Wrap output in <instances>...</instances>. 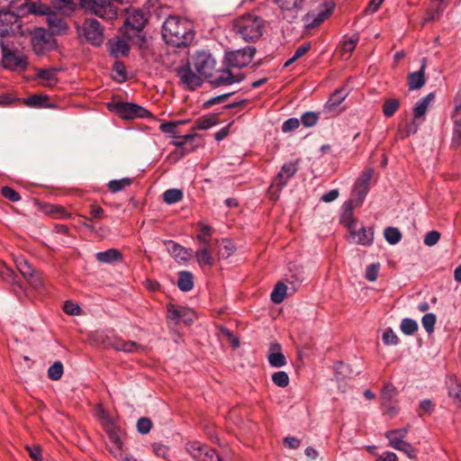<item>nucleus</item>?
<instances>
[{"label":"nucleus","mask_w":461,"mask_h":461,"mask_svg":"<svg viewBox=\"0 0 461 461\" xmlns=\"http://www.w3.org/2000/svg\"><path fill=\"white\" fill-rule=\"evenodd\" d=\"M162 36L169 45L185 46L193 38L192 25L187 20L169 16L163 23Z\"/></svg>","instance_id":"obj_1"},{"label":"nucleus","mask_w":461,"mask_h":461,"mask_svg":"<svg viewBox=\"0 0 461 461\" xmlns=\"http://www.w3.org/2000/svg\"><path fill=\"white\" fill-rule=\"evenodd\" d=\"M265 22L259 16L246 14L237 18L233 30L246 41H256L263 34Z\"/></svg>","instance_id":"obj_2"},{"label":"nucleus","mask_w":461,"mask_h":461,"mask_svg":"<svg viewBox=\"0 0 461 461\" xmlns=\"http://www.w3.org/2000/svg\"><path fill=\"white\" fill-rule=\"evenodd\" d=\"M148 22L146 13L140 9L128 8L124 14L123 25L120 32L123 37L131 40L142 31Z\"/></svg>","instance_id":"obj_3"},{"label":"nucleus","mask_w":461,"mask_h":461,"mask_svg":"<svg viewBox=\"0 0 461 461\" xmlns=\"http://www.w3.org/2000/svg\"><path fill=\"white\" fill-rule=\"evenodd\" d=\"M82 8L103 19L113 20L117 17V11L110 0H80Z\"/></svg>","instance_id":"obj_4"},{"label":"nucleus","mask_w":461,"mask_h":461,"mask_svg":"<svg viewBox=\"0 0 461 461\" xmlns=\"http://www.w3.org/2000/svg\"><path fill=\"white\" fill-rule=\"evenodd\" d=\"M79 35L91 45L99 47L104 40V27L97 20L87 18L81 26Z\"/></svg>","instance_id":"obj_5"},{"label":"nucleus","mask_w":461,"mask_h":461,"mask_svg":"<svg viewBox=\"0 0 461 461\" xmlns=\"http://www.w3.org/2000/svg\"><path fill=\"white\" fill-rule=\"evenodd\" d=\"M108 107L111 111H114L121 118L126 120L148 118L150 116V113L147 109L133 103H112L108 104Z\"/></svg>","instance_id":"obj_6"},{"label":"nucleus","mask_w":461,"mask_h":461,"mask_svg":"<svg viewBox=\"0 0 461 461\" xmlns=\"http://www.w3.org/2000/svg\"><path fill=\"white\" fill-rule=\"evenodd\" d=\"M256 52L253 47H247L225 54L224 64L229 68H243L249 65Z\"/></svg>","instance_id":"obj_7"},{"label":"nucleus","mask_w":461,"mask_h":461,"mask_svg":"<svg viewBox=\"0 0 461 461\" xmlns=\"http://www.w3.org/2000/svg\"><path fill=\"white\" fill-rule=\"evenodd\" d=\"M308 0H274L282 18L289 23L294 22L304 8Z\"/></svg>","instance_id":"obj_8"},{"label":"nucleus","mask_w":461,"mask_h":461,"mask_svg":"<svg viewBox=\"0 0 461 461\" xmlns=\"http://www.w3.org/2000/svg\"><path fill=\"white\" fill-rule=\"evenodd\" d=\"M1 52L3 66L5 68L10 70H24L27 68V58L23 54L14 51L5 45H2Z\"/></svg>","instance_id":"obj_9"},{"label":"nucleus","mask_w":461,"mask_h":461,"mask_svg":"<svg viewBox=\"0 0 461 461\" xmlns=\"http://www.w3.org/2000/svg\"><path fill=\"white\" fill-rule=\"evenodd\" d=\"M193 64L201 77L209 80L213 76L216 61L210 53L206 51L198 52L194 58Z\"/></svg>","instance_id":"obj_10"},{"label":"nucleus","mask_w":461,"mask_h":461,"mask_svg":"<svg viewBox=\"0 0 461 461\" xmlns=\"http://www.w3.org/2000/svg\"><path fill=\"white\" fill-rule=\"evenodd\" d=\"M186 450L196 461H221L214 449L198 441L187 443Z\"/></svg>","instance_id":"obj_11"},{"label":"nucleus","mask_w":461,"mask_h":461,"mask_svg":"<svg viewBox=\"0 0 461 461\" xmlns=\"http://www.w3.org/2000/svg\"><path fill=\"white\" fill-rule=\"evenodd\" d=\"M243 79L244 76L241 73L234 74L228 67L225 68H215L213 76L209 79V82L213 87H219L222 86H230L232 84L241 82Z\"/></svg>","instance_id":"obj_12"},{"label":"nucleus","mask_w":461,"mask_h":461,"mask_svg":"<svg viewBox=\"0 0 461 461\" xmlns=\"http://www.w3.org/2000/svg\"><path fill=\"white\" fill-rule=\"evenodd\" d=\"M176 75L181 83L188 90H194L203 84L202 77L194 73L189 63L176 68Z\"/></svg>","instance_id":"obj_13"},{"label":"nucleus","mask_w":461,"mask_h":461,"mask_svg":"<svg viewBox=\"0 0 461 461\" xmlns=\"http://www.w3.org/2000/svg\"><path fill=\"white\" fill-rule=\"evenodd\" d=\"M333 5L325 3L318 8L317 11L307 13L303 17V22L307 29H313L324 22L331 14Z\"/></svg>","instance_id":"obj_14"},{"label":"nucleus","mask_w":461,"mask_h":461,"mask_svg":"<svg viewBox=\"0 0 461 461\" xmlns=\"http://www.w3.org/2000/svg\"><path fill=\"white\" fill-rule=\"evenodd\" d=\"M455 104V109L451 116L453 122L451 147L457 149L461 146V91L457 93Z\"/></svg>","instance_id":"obj_15"},{"label":"nucleus","mask_w":461,"mask_h":461,"mask_svg":"<svg viewBox=\"0 0 461 461\" xmlns=\"http://www.w3.org/2000/svg\"><path fill=\"white\" fill-rule=\"evenodd\" d=\"M356 221L350 219L347 222L351 237L355 242L362 246H370L374 241V230L371 227H362L359 230H355Z\"/></svg>","instance_id":"obj_16"},{"label":"nucleus","mask_w":461,"mask_h":461,"mask_svg":"<svg viewBox=\"0 0 461 461\" xmlns=\"http://www.w3.org/2000/svg\"><path fill=\"white\" fill-rule=\"evenodd\" d=\"M297 170L298 167L294 162H288L283 165L281 170L273 180L270 189L276 188L277 191H281L286 185L288 180L295 175Z\"/></svg>","instance_id":"obj_17"},{"label":"nucleus","mask_w":461,"mask_h":461,"mask_svg":"<svg viewBox=\"0 0 461 461\" xmlns=\"http://www.w3.org/2000/svg\"><path fill=\"white\" fill-rule=\"evenodd\" d=\"M16 267L21 275L30 283L34 289H39L42 285L41 277L35 274L33 267L24 258L16 259Z\"/></svg>","instance_id":"obj_18"},{"label":"nucleus","mask_w":461,"mask_h":461,"mask_svg":"<svg viewBox=\"0 0 461 461\" xmlns=\"http://www.w3.org/2000/svg\"><path fill=\"white\" fill-rule=\"evenodd\" d=\"M374 176V169L367 168L360 175L354 185V193L357 196V205L361 204L369 190V184Z\"/></svg>","instance_id":"obj_19"},{"label":"nucleus","mask_w":461,"mask_h":461,"mask_svg":"<svg viewBox=\"0 0 461 461\" xmlns=\"http://www.w3.org/2000/svg\"><path fill=\"white\" fill-rule=\"evenodd\" d=\"M435 94L434 93H429L427 95L420 98L416 104L413 106L412 113L415 121H420L424 122L426 113L428 112V109L429 105L434 102L435 100Z\"/></svg>","instance_id":"obj_20"},{"label":"nucleus","mask_w":461,"mask_h":461,"mask_svg":"<svg viewBox=\"0 0 461 461\" xmlns=\"http://www.w3.org/2000/svg\"><path fill=\"white\" fill-rule=\"evenodd\" d=\"M108 51L115 59L127 56L130 52V46L126 40L113 38L107 42Z\"/></svg>","instance_id":"obj_21"},{"label":"nucleus","mask_w":461,"mask_h":461,"mask_svg":"<svg viewBox=\"0 0 461 461\" xmlns=\"http://www.w3.org/2000/svg\"><path fill=\"white\" fill-rule=\"evenodd\" d=\"M267 360L269 365L273 367H282L286 365V359L282 353V347L279 343H270Z\"/></svg>","instance_id":"obj_22"},{"label":"nucleus","mask_w":461,"mask_h":461,"mask_svg":"<svg viewBox=\"0 0 461 461\" xmlns=\"http://www.w3.org/2000/svg\"><path fill=\"white\" fill-rule=\"evenodd\" d=\"M426 59L422 63L419 71L412 72L408 77V87L410 90L420 89L426 83L425 77Z\"/></svg>","instance_id":"obj_23"},{"label":"nucleus","mask_w":461,"mask_h":461,"mask_svg":"<svg viewBox=\"0 0 461 461\" xmlns=\"http://www.w3.org/2000/svg\"><path fill=\"white\" fill-rule=\"evenodd\" d=\"M122 254L117 249H109L105 251H100L95 254L98 262L104 264H113L122 260Z\"/></svg>","instance_id":"obj_24"},{"label":"nucleus","mask_w":461,"mask_h":461,"mask_svg":"<svg viewBox=\"0 0 461 461\" xmlns=\"http://www.w3.org/2000/svg\"><path fill=\"white\" fill-rule=\"evenodd\" d=\"M0 276L3 280L6 281L14 286L15 293H17V288L23 291V286L18 280V276L15 275L13 269L9 268L5 264H0Z\"/></svg>","instance_id":"obj_25"},{"label":"nucleus","mask_w":461,"mask_h":461,"mask_svg":"<svg viewBox=\"0 0 461 461\" xmlns=\"http://www.w3.org/2000/svg\"><path fill=\"white\" fill-rule=\"evenodd\" d=\"M447 389L448 396L458 407H461V384L456 377H449L447 381Z\"/></svg>","instance_id":"obj_26"},{"label":"nucleus","mask_w":461,"mask_h":461,"mask_svg":"<svg viewBox=\"0 0 461 461\" xmlns=\"http://www.w3.org/2000/svg\"><path fill=\"white\" fill-rule=\"evenodd\" d=\"M408 433V428H402L398 429H392L385 433L386 438L389 440V445L396 448L399 445L403 444L405 441L403 438Z\"/></svg>","instance_id":"obj_27"},{"label":"nucleus","mask_w":461,"mask_h":461,"mask_svg":"<svg viewBox=\"0 0 461 461\" xmlns=\"http://www.w3.org/2000/svg\"><path fill=\"white\" fill-rule=\"evenodd\" d=\"M189 314V309L182 306H175L174 304L167 305V319L174 321L176 324L181 322L182 318Z\"/></svg>","instance_id":"obj_28"},{"label":"nucleus","mask_w":461,"mask_h":461,"mask_svg":"<svg viewBox=\"0 0 461 461\" xmlns=\"http://www.w3.org/2000/svg\"><path fill=\"white\" fill-rule=\"evenodd\" d=\"M48 24L54 34L65 33L68 30L66 22L56 15H50L47 18Z\"/></svg>","instance_id":"obj_29"},{"label":"nucleus","mask_w":461,"mask_h":461,"mask_svg":"<svg viewBox=\"0 0 461 461\" xmlns=\"http://www.w3.org/2000/svg\"><path fill=\"white\" fill-rule=\"evenodd\" d=\"M59 68H50L47 69H39L37 71L38 78L44 80L48 86H53L58 82L57 73Z\"/></svg>","instance_id":"obj_30"},{"label":"nucleus","mask_w":461,"mask_h":461,"mask_svg":"<svg viewBox=\"0 0 461 461\" xmlns=\"http://www.w3.org/2000/svg\"><path fill=\"white\" fill-rule=\"evenodd\" d=\"M178 288L183 292H189L194 287V277L191 272L181 271L177 281Z\"/></svg>","instance_id":"obj_31"},{"label":"nucleus","mask_w":461,"mask_h":461,"mask_svg":"<svg viewBox=\"0 0 461 461\" xmlns=\"http://www.w3.org/2000/svg\"><path fill=\"white\" fill-rule=\"evenodd\" d=\"M217 247L218 253L222 258H229L236 250L234 243L231 240L226 239L217 241Z\"/></svg>","instance_id":"obj_32"},{"label":"nucleus","mask_w":461,"mask_h":461,"mask_svg":"<svg viewBox=\"0 0 461 461\" xmlns=\"http://www.w3.org/2000/svg\"><path fill=\"white\" fill-rule=\"evenodd\" d=\"M195 257H196V260H197L198 264L201 267L212 266L213 264V258L206 246L198 249L195 252Z\"/></svg>","instance_id":"obj_33"},{"label":"nucleus","mask_w":461,"mask_h":461,"mask_svg":"<svg viewBox=\"0 0 461 461\" xmlns=\"http://www.w3.org/2000/svg\"><path fill=\"white\" fill-rule=\"evenodd\" d=\"M112 443L111 452L114 456H122V440L121 431L118 433H112L109 436Z\"/></svg>","instance_id":"obj_34"},{"label":"nucleus","mask_w":461,"mask_h":461,"mask_svg":"<svg viewBox=\"0 0 461 461\" xmlns=\"http://www.w3.org/2000/svg\"><path fill=\"white\" fill-rule=\"evenodd\" d=\"M132 184V179L129 177H123L118 180H111L107 186L112 193H118L122 191L126 187H129Z\"/></svg>","instance_id":"obj_35"},{"label":"nucleus","mask_w":461,"mask_h":461,"mask_svg":"<svg viewBox=\"0 0 461 461\" xmlns=\"http://www.w3.org/2000/svg\"><path fill=\"white\" fill-rule=\"evenodd\" d=\"M287 286L284 283H277L271 293V301L275 303H281L285 297Z\"/></svg>","instance_id":"obj_36"},{"label":"nucleus","mask_w":461,"mask_h":461,"mask_svg":"<svg viewBox=\"0 0 461 461\" xmlns=\"http://www.w3.org/2000/svg\"><path fill=\"white\" fill-rule=\"evenodd\" d=\"M418 323L411 318H404L401 321L400 329L404 335L411 336L418 330Z\"/></svg>","instance_id":"obj_37"},{"label":"nucleus","mask_w":461,"mask_h":461,"mask_svg":"<svg viewBox=\"0 0 461 461\" xmlns=\"http://www.w3.org/2000/svg\"><path fill=\"white\" fill-rule=\"evenodd\" d=\"M400 107V102L396 98H390L383 104V113L386 118L392 117Z\"/></svg>","instance_id":"obj_38"},{"label":"nucleus","mask_w":461,"mask_h":461,"mask_svg":"<svg viewBox=\"0 0 461 461\" xmlns=\"http://www.w3.org/2000/svg\"><path fill=\"white\" fill-rule=\"evenodd\" d=\"M163 199L167 204L176 203L183 199V192L176 188L168 189L163 194Z\"/></svg>","instance_id":"obj_39"},{"label":"nucleus","mask_w":461,"mask_h":461,"mask_svg":"<svg viewBox=\"0 0 461 461\" xmlns=\"http://www.w3.org/2000/svg\"><path fill=\"white\" fill-rule=\"evenodd\" d=\"M384 239L391 245L397 244L402 239L401 231L394 227H387L384 231Z\"/></svg>","instance_id":"obj_40"},{"label":"nucleus","mask_w":461,"mask_h":461,"mask_svg":"<svg viewBox=\"0 0 461 461\" xmlns=\"http://www.w3.org/2000/svg\"><path fill=\"white\" fill-rule=\"evenodd\" d=\"M217 123V117L215 115L203 116L195 122L194 129L196 130H208Z\"/></svg>","instance_id":"obj_41"},{"label":"nucleus","mask_w":461,"mask_h":461,"mask_svg":"<svg viewBox=\"0 0 461 461\" xmlns=\"http://www.w3.org/2000/svg\"><path fill=\"white\" fill-rule=\"evenodd\" d=\"M212 238V228L206 224H199V233L197 235V240L200 243L204 246H208Z\"/></svg>","instance_id":"obj_42"},{"label":"nucleus","mask_w":461,"mask_h":461,"mask_svg":"<svg viewBox=\"0 0 461 461\" xmlns=\"http://www.w3.org/2000/svg\"><path fill=\"white\" fill-rule=\"evenodd\" d=\"M359 40V36L357 34L353 35L350 39L346 40L342 44V55L346 58H348L351 52L355 50Z\"/></svg>","instance_id":"obj_43"},{"label":"nucleus","mask_w":461,"mask_h":461,"mask_svg":"<svg viewBox=\"0 0 461 461\" xmlns=\"http://www.w3.org/2000/svg\"><path fill=\"white\" fill-rule=\"evenodd\" d=\"M63 365L60 361H56L48 369V377L50 380L58 381L62 377Z\"/></svg>","instance_id":"obj_44"},{"label":"nucleus","mask_w":461,"mask_h":461,"mask_svg":"<svg viewBox=\"0 0 461 461\" xmlns=\"http://www.w3.org/2000/svg\"><path fill=\"white\" fill-rule=\"evenodd\" d=\"M167 244H168V250L174 257L179 258L181 259H185L186 258V256L188 255L187 249H185L184 247L180 246L179 244H177L172 240H169Z\"/></svg>","instance_id":"obj_45"},{"label":"nucleus","mask_w":461,"mask_h":461,"mask_svg":"<svg viewBox=\"0 0 461 461\" xmlns=\"http://www.w3.org/2000/svg\"><path fill=\"white\" fill-rule=\"evenodd\" d=\"M273 383L279 387H286L289 384V376L285 371H277L272 375Z\"/></svg>","instance_id":"obj_46"},{"label":"nucleus","mask_w":461,"mask_h":461,"mask_svg":"<svg viewBox=\"0 0 461 461\" xmlns=\"http://www.w3.org/2000/svg\"><path fill=\"white\" fill-rule=\"evenodd\" d=\"M347 93L344 89H337L330 97L328 104L335 107L339 105L347 97Z\"/></svg>","instance_id":"obj_47"},{"label":"nucleus","mask_w":461,"mask_h":461,"mask_svg":"<svg viewBox=\"0 0 461 461\" xmlns=\"http://www.w3.org/2000/svg\"><path fill=\"white\" fill-rule=\"evenodd\" d=\"M113 71L114 72V79L118 82H124L127 79L125 66L121 61L113 64Z\"/></svg>","instance_id":"obj_48"},{"label":"nucleus","mask_w":461,"mask_h":461,"mask_svg":"<svg viewBox=\"0 0 461 461\" xmlns=\"http://www.w3.org/2000/svg\"><path fill=\"white\" fill-rule=\"evenodd\" d=\"M436 321H437V318L434 313H426L422 317V319H421L422 326L429 334H430L434 331Z\"/></svg>","instance_id":"obj_49"},{"label":"nucleus","mask_w":461,"mask_h":461,"mask_svg":"<svg viewBox=\"0 0 461 461\" xmlns=\"http://www.w3.org/2000/svg\"><path fill=\"white\" fill-rule=\"evenodd\" d=\"M383 342L386 346H395L399 343V338L391 328H388L383 333Z\"/></svg>","instance_id":"obj_50"},{"label":"nucleus","mask_w":461,"mask_h":461,"mask_svg":"<svg viewBox=\"0 0 461 461\" xmlns=\"http://www.w3.org/2000/svg\"><path fill=\"white\" fill-rule=\"evenodd\" d=\"M319 120V114L314 112H306L301 117V122L304 127L314 126Z\"/></svg>","instance_id":"obj_51"},{"label":"nucleus","mask_w":461,"mask_h":461,"mask_svg":"<svg viewBox=\"0 0 461 461\" xmlns=\"http://www.w3.org/2000/svg\"><path fill=\"white\" fill-rule=\"evenodd\" d=\"M379 272V264H371L366 267L365 277L369 282H374L377 279Z\"/></svg>","instance_id":"obj_52"},{"label":"nucleus","mask_w":461,"mask_h":461,"mask_svg":"<svg viewBox=\"0 0 461 461\" xmlns=\"http://www.w3.org/2000/svg\"><path fill=\"white\" fill-rule=\"evenodd\" d=\"M440 239V233L437 230L429 231L423 240V242L428 247H432L436 245Z\"/></svg>","instance_id":"obj_53"},{"label":"nucleus","mask_w":461,"mask_h":461,"mask_svg":"<svg viewBox=\"0 0 461 461\" xmlns=\"http://www.w3.org/2000/svg\"><path fill=\"white\" fill-rule=\"evenodd\" d=\"M395 449L403 452L411 459H414L417 456L416 449L407 441L399 445Z\"/></svg>","instance_id":"obj_54"},{"label":"nucleus","mask_w":461,"mask_h":461,"mask_svg":"<svg viewBox=\"0 0 461 461\" xmlns=\"http://www.w3.org/2000/svg\"><path fill=\"white\" fill-rule=\"evenodd\" d=\"M1 194L5 198L12 202H18L21 199L20 194L9 186H4L1 190Z\"/></svg>","instance_id":"obj_55"},{"label":"nucleus","mask_w":461,"mask_h":461,"mask_svg":"<svg viewBox=\"0 0 461 461\" xmlns=\"http://www.w3.org/2000/svg\"><path fill=\"white\" fill-rule=\"evenodd\" d=\"M151 421L148 418H140L137 421V429L141 434H147L151 429Z\"/></svg>","instance_id":"obj_56"},{"label":"nucleus","mask_w":461,"mask_h":461,"mask_svg":"<svg viewBox=\"0 0 461 461\" xmlns=\"http://www.w3.org/2000/svg\"><path fill=\"white\" fill-rule=\"evenodd\" d=\"M46 100L45 96L33 95L25 99L24 104L31 107L41 106L43 102Z\"/></svg>","instance_id":"obj_57"},{"label":"nucleus","mask_w":461,"mask_h":461,"mask_svg":"<svg viewBox=\"0 0 461 461\" xmlns=\"http://www.w3.org/2000/svg\"><path fill=\"white\" fill-rule=\"evenodd\" d=\"M300 126V121L297 118H290L284 122L282 125V131L284 132H289Z\"/></svg>","instance_id":"obj_58"},{"label":"nucleus","mask_w":461,"mask_h":461,"mask_svg":"<svg viewBox=\"0 0 461 461\" xmlns=\"http://www.w3.org/2000/svg\"><path fill=\"white\" fill-rule=\"evenodd\" d=\"M63 311L68 315H78L80 314L81 309L78 304L67 301L64 303Z\"/></svg>","instance_id":"obj_59"},{"label":"nucleus","mask_w":461,"mask_h":461,"mask_svg":"<svg viewBox=\"0 0 461 461\" xmlns=\"http://www.w3.org/2000/svg\"><path fill=\"white\" fill-rule=\"evenodd\" d=\"M45 41L42 37H34L32 39V48L36 54L41 55L45 50Z\"/></svg>","instance_id":"obj_60"},{"label":"nucleus","mask_w":461,"mask_h":461,"mask_svg":"<svg viewBox=\"0 0 461 461\" xmlns=\"http://www.w3.org/2000/svg\"><path fill=\"white\" fill-rule=\"evenodd\" d=\"M153 453L160 457L166 458L168 455V447L160 443H154L152 445Z\"/></svg>","instance_id":"obj_61"},{"label":"nucleus","mask_w":461,"mask_h":461,"mask_svg":"<svg viewBox=\"0 0 461 461\" xmlns=\"http://www.w3.org/2000/svg\"><path fill=\"white\" fill-rule=\"evenodd\" d=\"M26 449L30 455V456L34 461H41L42 456H41V448L39 446H27Z\"/></svg>","instance_id":"obj_62"},{"label":"nucleus","mask_w":461,"mask_h":461,"mask_svg":"<svg viewBox=\"0 0 461 461\" xmlns=\"http://www.w3.org/2000/svg\"><path fill=\"white\" fill-rule=\"evenodd\" d=\"M422 123L420 121L413 120L411 122H408L405 126V136H410L415 134L418 131L419 126Z\"/></svg>","instance_id":"obj_63"},{"label":"nucleus","mask_w":461,"mask_h":461,"mask_svg":"<svg viewBox=\"0 0 461 461\" xmlns=\"http://www.w3.org/2000/svg\"><path fill=\"white\" fill-rule=\"evenodd\" d=\"M311 49V43L310 42H306V43H303L302 45H300L294 51L293 57H294V59H299L300 58H302L304 54H306Z\"/></svg>","instance_id":"obj_64"}]
</instances>
